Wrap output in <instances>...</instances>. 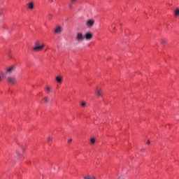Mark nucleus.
<instances>
[{
	"label": "nucleus",
	"instance_id": "nucleus-1",
	"mask_svg": "<svg viewBox=\"0 0 179 179\" xmlns=\"http://www.w3.org/2000/svg\"><path fill=\"white\" fill-rule=\"evenodd\" d=\"M15 71H16V66H15V65L10 66L6 70L5 74L6 75H12V73H13V72H15Z\"/></svg>",
	"mask_w": 179,
	"mask_h": 179
},
{
	"label": "nucleus",
	"instance_id": "nucleus-2",
	"mask_svg": "<svg viewBox=\"0 0 179 179\" xmlns=\"http://www.w3.org/2000/svg\"><path fill=\"white\" fill-rule=\"evenodd\" d=\"M76 40L78 43H80V41H83L85 40V36L82 32H78L76 36Z\"/></svg>",
	"mask_w": 179,
	"mask_h": 179
},
{
	"label": "nucleus",
	"instance_id": "nucleus-3",
	"mask_svg": "<svg viewBox=\"0 0 179 179\" xmlns=\"http://www.w3.org/2000/svg\"><path fill=\"white\" fill-rule=\"evenodd\" d=\"M6 81L9 85H15L17 82L16 78L13 76L7 77Z\"/></svg>",
	"mask_w": 179,
	"mask_h": 179
},
{
	"label": "nucleus",
	"instance_id": "nucleus-4",
	"mask_svg": "<svg viewBox=\"0 0 179 179\" xmlns=\"http://www.w3.org/2000/svg\"><path fill=\"white\" fill-rule=\"evenodd\" d=\"M93 38V34L92 32H87L84 36V40H87V41H89Z\"/></svg>",
	"mask_w": 179,
	"mask_h": 179
},
{
	"label": "nucleus",
	"instance_id": "nucleus-5",
	"mask_svg": "<svg viewBox=\"0 0 179 179\" xmlns=\"http://www.w3.org/2000/svg\"><path fill=\"white\" fill-rule=\"evenodd\" d=\"M45 45H44V43H43L42 45H41V46H34L33 48V50L36 52H38V51H41V50H43V48H44Z\"/></svg>",
	"mask_w": 179,
	"mask_h": 179
},
{
	"label": "nucleus",
	"instance_id": "nucleus-6",
	"mask_svg": "<svg viewBox=\"0 0 179 179\" xmlns=\"http://www.w3.org/2000/svg\"><path fill=\"white\" fill-rule=\"evenodd\" d=\"M93 24H94V20H89L88 21H87V26L88 27H92Z\"/></svg>",
	"mask_w": 179,
	"mask_h": 179
},
{
	"label": "nucleus",
	"instance_id": "nucleus-7",
	"mask_svg": "<svg viewBox=\"0 0 179 179\" xmlns=\"http://www.w3.org/2000/svg\"><path fill=\"white\" fill-rule=\"evenodd\" d=\"M96 94L99 97L103 96V92L101 91V89L96 88Z\"/></svg>",
	"mask_w": 179,
	"mask_h": 179
},
{
	"label": "nucleus",
	"instance_id": "nucleus-8",
	"mask_svg": "<svg viewBox=\"0 0 179 179\" xmlns=\"http://www.w3.org/2000/svg\"><path fill=\"white\" fill-rule=\"evenodd\" d=\"M78 2V0H70V3L69 5V7L70 9H72V6L74 5V3H76Z\"/></svg>",
	"mask_w": 179,
	"mask_h": 179
},
{
	"label": "nucleus",
	"instance_id": "nucleus-9",
	"mask_svg": "<svg viewBox=\"0 0 179 179\" xmlns=\"http://www.w3.org/2000/svg\"><path fill=\"white\" fill-rule=\"evenodd\" d=\"M62 31V28L61 27H58L55 29V32L57 34H59Z\"/></svg>",
	"mask_w": 179,
	"mask_h": 179
},
{
	"label": "nucleus",
	"instance_id": "nucleus-10",
	"mask_svg": "<svg viewBox=\"0 0 179 179\" xmlns=\"http://www.w3.org/2000/svg\"><path fill=\"white\" fill-rule=\"evenodd\" d=\"M56 80H57V82H58V83H62V77L57 76L56 77Z\"/></svg>",
	"mask_w": 179,
	"mask_h": 179
},
{
	"label": "nucleus",
	"instance_id": "nucleus-11",
	"mask_svg": "<svg viewBox=\"0 0 179 179\" xmlns=\"http://www.w3.org/2000/svg\"><path fill=\"white\" fill-rule=\"evenodd\" d=\"M84 179H96V178L90 175H87L84 177Z\"/></svg>",
	"mask_w": 179,
	"mask_h": 179
},
{
	"label": "nucleus",
	"instance_id": "nucleus-12",
	"mask_svg": "<svg viewBox=\"0 0 179 179\" xmlns=\"http://www.w3.org/2000/svg\"><path fill=\"white\" fill-rule=\"evenodd\" d=\"M15 157H17V159H20V157H22V154H20V152L18 150L16 151Z\"/></svg>",
	"mask_w": 179,
	"mask_h": 179
},
{
	"label": "nucleus",
	"instance_id": "nucleus-13",
	"mask_svg": "<svg viewBox=\"0 0 179 179\" xmlns=\"http://www.w3.org/2000/svg\"><path fill=\"white\" fill-rule=\"evenodd\" d=\"M34 47H41V45H40V41H36L35 42Z\"/></svg>",
	"mask_w": 179,
	"mask_h": 179
},
{
	"label": "nucleus",
	"instance_id": "nucleus-14",
	"mask_svg": "<svg viewBox=\"0 0 179 179\" xmlns=\"http://www.w3.org/2000/svg\"><path fill=\"white\" fill-rule=\"evenodd\" d=\"M29 9H34V4H33V3H29Z\"/></svg>",
	"mask_w": 179,
	"mask_h": 179
},
{
	"label": "nucleus",
	"instance_id": "nucleus-15",
	"mask_svg": "<svg viewBox=\"0 0 179 179\" xmlns=\"http://www.w3.org/2000/svg\"><path fill=\"white\" fill-rule=\"evenodd\" d=\"M96 143V138H94V137L91 138V143L92 145H94V143Z\"/></svg>",
	"mask_w": 179,
	"mask_h": 179
},
{
	"label": "nucleus",
	"instance_id": "nucleus-16",
	"mask_svg": "<svg viewBox=\"0 0 179 179\" xmlns=\"http://www.w3.org/2000/svg\"><path fill=\"white\" fill-rule=\"evenodd\" d=\"M53 16H54V15H52V14H49V15H48V20H51L52 19Z\"/></svg>",
	"mask_w": 179,
	"mask_h": 179
},
{
	"label": "nucleus",
	"instance_id": "nucleus-17",
	"mask_svg": "<svg viewBox=\"0 0 179 179\" xmlns=\"http://www.w3.org/2000/svg\"><path fill=\"white\" fill-rule=\"evenodd\" d=\"M175 15L179 16V9L178 8L176 9V10H175Z\"/></svg>",
	"mask_w": 179,
	"mask_h": 179
},
{
	"label": "nucleus",
	"instance_id": "nucleus-18",
	"mask_svg": "<svg viewBox=\"0 0 179 179\" xmlns=\"http://www.w3.org/2000/svg\"><path fill=\"white\" fill-rule=\"evenodd\" d=\"M46 92L47 93H48L49 92H51V87H46Z\"/></svg>",
	"mask_w": 179,
	"mask_h": 179
},
{
	"label": "nucleus",
	"instance_id": "nucleus-19",
	"mask_svg": "<svg viewBox=\"0 0 179 179\" xmlns=\"http://www.w3.org/2000/svg\"><path fill=\"white\" fill-rule=\"evenodd\" d=\"M45 103H48V97L45 96L43 98Z\"/></svg>",
	"mask_w": 179,
	"mask_h": 179
},
{
	"label": "nucleus",
	"instance_id": "nucleus-20",
	"mask_svg": "<svg viewBox=\"0 0 179 179\" xmlns=\"http://www.w3.org/2000/svg\"><path fill=\"white\" fill-rule=\"evenodd\" d=\"M81 106L86 107V102H85V101L81 102Z\"/></svg>",
	"mask_w": 179,
	"mask_h": 179
},
{
	"label": "nucleus",
	"instance_id": "nucleus-21",
	"mask_svg": "<svg viewBox=\"0 0 179 179\" xmlns=\"http://www.w3.org/2000/svg\"><path fill=\"white\" fill-rule=\"evenodd\" d=\"M161 43H162V44H166V40L162 39V40L161 41Z\"/></svg>",
	"mask_w": 179,
	"mask_h": 179
},
{
	"label": "nucleus",
	"instance_id": "nucleus-22",
	"mask_svg": "<svg viewBox=\"0 0 179 179\" xmlns=\"http://www.w3.org/2000/svg\"><path fill=\"white\" fill-rule=\"evenodd\" d=\"M118 179H125V178L124 176H120L118 178Z\"/></svg>",
	"mask_w": 179,
	"mask_h": 179
},
{
	"label": "nucleus",
	"instance_id": "nucleus-23",
	"mask_svg": "<svg viewBox=\"0 0 179 179\" xmlns=\"http://www.w3.org/2000/svg\"><path fill=\"white\" fill-rule=\"evenodd\" d=\"M48 141H52V138L48 137Z\"/></svg>",
	"mask_w": 179,
	"mask_h": 179
},
{
	"label": "nucleus",
	"instance_id": "nucleus-24",
	"mask_svg": "<svg viewBox=\"0 0 179 179\" xmlns=\"http://www.w3.org/2000/svg\"><path fill=\"white\" fill-rule=\"evenodd\" d=\"M68 142L69 143H71V142H72V138L69 139Z\"/></svg>",
	"mask_w": 179,
	"mask_h": 179
},
{
	"label": "nucleus",
	"instance_id": "nucleus-25",
	"mask_svg": "<svg viewBox=\"0 0 179 179\" xmlns=\"http://www.w3.org/2000/svg\"><path fill=\"white\" fill-rule=\"evenodd\" d=\"M147 143H148V145H150V141L148 140Z\"/></svg>",
	"mask_w": 179,
	"mask_h": 179
},
{
	"label": "nucleus",
	"instance_id": "nucleus-26",
	"mask_svg": "<svg viewBox=\"0 0 179 179\" xmlns=\"http://www.w3.org/2000/svg\"><path fill=\"white\" fill-rule=\"evenodd\" d=\"M51 3H52L53 2V1L52 0H49Z\"/></svg>",
	"mask_w": 179,
	"mask_h": 179
},
{
	"label": "nucleus",
	"instance_id": "nucleus-27",
	"mask_svg": "<svg viewBox=\"0 0 179 179\" xmlns=\"http://www.w3.org/2000/svg\"><path fill=\"white\" fill-rule=\"evenodd\" d=\"M113 30H115V27H113Z\"/></svg>",
	"mask_w": 179,
	"mask_h": 179
},
{
	"label": "nucleus",
	"instance_id": "nucleus-28",
	"mask_svg": "<svg viewBox=\"0 0 179 179\" xmlns=\"http://www.w3.org/2000/svg\"><path fill=\"white\" fill-rule=\"evenodd\" d=\"M22 152H24V149H22Z\"/></svg>",
	"mask_w": 179,
	"mask_h": 179
}]
</instances>
